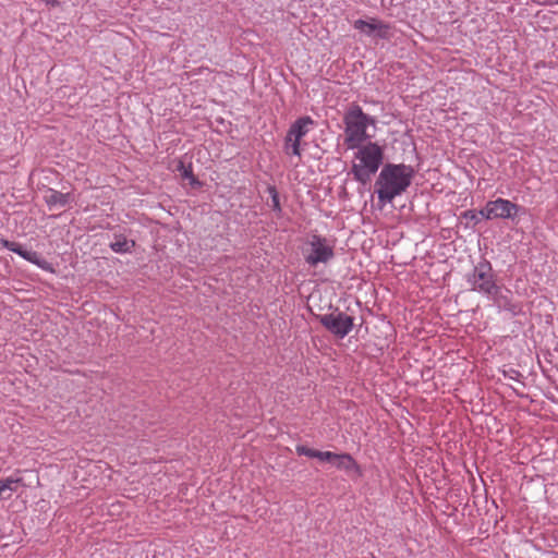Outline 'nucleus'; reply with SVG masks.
Here are the masks:
<instances>
[{"label": "nucleus", "instance_id": "1", "mask_svg": "<svg viewBox=\"0 0 558 558\" xmlns=\"http://www.w3.org/2000/svg\"><path fill=\"white\" fill-rule=\"evenodd\" d=\"M413 170L405 165H386L375 185L378 186V198L383 203L391 202L397 195H400L411 184Z\"/></svg>", "mask_w": 558, "mask_h": 558}, {"label": "nucleus", "instance_id": "2", "mask_svg": "<svg viewBox=\"0 0 558 558\" xmlns=\"http://www.w3.org/2000/svg\"><path fill=\"white\" fill-rule=\"evenodd\" d=\"M359 150L355 154V159L359 162H354L351 172L354 179L362 184H366L371 181L373 174H375L384 159L383 148L376 143H368L357 147Z\"/></svg>", "mask_w": 558, "mask_h": 558}, {"label": "nucleus", "instance_id": "3", "mask_svg": "<svg viewBox=\"0 0 558 558\" xmlns=\"http://www.w3.org/2000/svg\"><path fill=\"white\" fill-rule=\"evenodd\" d=\"M345 124L344 144L348 148H357L367 137L366 128L374 123L373 118L363 112L360 106L353 105L343 117Z\"/></svg>", "mask_w": 558, "mask_h": 558}, {"label": "nucleus", "instance_id": "4", "mask_svg": "<svg viewBox=\"0 0 558 558\" xmlns=\"http://www.w3.org/2000/svg\"><path fill=\"white\" fill-rule=\"evenodd\" d=\"M314 120L311 117H301L294 123L291 124L286 140H284V151L294 156H301V140L304 137L311 126L314 125Z\"/></svg>", "mask_w": 558, "mask_h": 558}, {"label": "nucleus", "instance_id": "5", "mask_svg": "<svg viewBox=\"0 0 558 558\" xmlns=\"http://www.w3.org/2000/svg\"><path fill=\"white\" fill-rule=\"evenodd\" d=\"M316 317L328 331L339 338H344L353 328V317L338 310Z\"/></svg>", "mask_w": 558, "mask_h": 558}, {"label": "nucleus", "instance_id": "6", "mask_svg": "<svg viewBox=\"0 0 558 558\" xmlns=\"http://www.w3.org/2000/svg\"><path fill=\"white\" fill-rule=\"evenodd\" d=\"M470 281L473 290H478L488 295H493L498 292V287L493 280L492 266L486 260H483L475 266Z\"/></svg>", "mask_w": 558, "mask_h": 558}, {"label": "nucleus", "instance_id": "7", "mask_svg": "<svg viewBox=\"0 0 558 558\" xmlns=\"http://www.w3.org/2000/svg\"><path fill=\"white\" fill-rule=\"evenodd\" d=\"M519 210V206L508 199L498 198L490 201L480 211L486 219L512 218Z\"/></svg>", "mask_w": 558, "mask_h": 558}, {"label": "nucleus", "instance_id": "8", "mask_svg": "<svg viewBox=\"0 0 558 558\" xmlns=\"http://www.w3.org/2000/svg\"><path fill=\"white\" fill-rule=\"evenodd\" d=\"M312 252L307 255L306 262L315 266L318 263H327L332 256V248L325 244V240L320 236H313L311 241Z\"/></svg>", "mask_w": 558, "mask_h": 558}, {"label": "nucleus", "instance_id": "9", "mask_svg": "<svg viewBox=\"0 0 558 558\" xmlns=\"http://www.w3.org/2000/svg\"><path fill=\"white\" fill-rule=\"evenodd\" d=\"M354 28L359 29L367 36L388 38L390 26L376 19H371L369 21L356 20L354 22Z\"/></svg>", "mask_w": 558, "mask_h": 558}, {"label": "nucleus", "instance_id": "10", "mask_svg": "<svg viewBox=\"0 0 558 558\" xmlns=\"http://www.w3.org/2000/svg\"><path fill=\"white\" fill-rule=\"evenodd\" d=\"M5 246L10 251L19 254L26 260L38 265L43 269H49V264L46 260L41 259L37 252L24 250L20 244L15 243V242L5 241Z\"/></svg>", "mask_w": 558, "mask_h": 558}, {"label": "nucleus", "instance_id": "11", "mask_svg": "<svg viewBox=\"0 0 558 558\" xmlns=\"http://www.w3.org/2000/svg\"><path fill=\"white\" fill-rule=\"evenodd\" d=\"M46 203L49 206H66L72 199V195L70 193H61L56 190H50L49 193L45 196Z\"/></svg>", "mask_w": 558, "mask_h": 558}, {"label": "nucleus", "instance_id": "12", "mask_svg": "<svg viewBox=\"0 0 558 558\" xmlns=\"http://www.w3.org/2000/svg\"><path fill=\"white\" fill-rule=\"evenodd\" d=\"M22 482L20 477H8L0 481V496H4L8 493V497L11 496L13 492H16L19 484Z\"/></svg>", "mask_w": 558, "mask_h": 558}, {"label": "nucleus", "instance_id": "13", "mask_svg": "<svg viewBox=\"0 0 558 558\" xmlns=\"http://www.w3.org/2000/svg\"><path fill=\"white\" fill-rule=\"evenodd\" d=\"M332 464L345 470L355 468V462L349 454H337V459L333 460Z\"/></svg>", "mask_w": 558, "mask_h": 558}, {"label": "nucleus", "instance_id": "14", "mask_svg": "<svg viewBox=\"0 0 558 558\" xmlns=\"http://www.w3.org/2000/svg\"><path fill=\"white\" fill-rule=\"evenodd\" d=\"M134 246V242H129L125 238H119L110 244V247L117 253L129 252Z\"/></svg>", "mask_w": 558, "mask_h": 558}, {"label": "nucleus", "instance_id": "15", "mask_svg": "<svg viewBox=\"0 0 558 558\" xmlns=\"http://www.w3.org/2000/svg\"><path fill=\"white\" fill-rule=\"evenodd\" d=\"M177 171L181 173L182 178L189 179L192 184H199V182L193 175L191 166L186 167L183 161H180L177 166Z\"/></svg>", "mask_w": 558, "mask_h": 558}, {"label": "nucleus", "instance_id": "16", "mask_svg": "<svg viewBox=\"0 0 558 558\" xmlns=\"http://www.w3.org/2000/svg\"><path fill=\"white\" fill-rule=\"evenodd\" d=\"M268 192H269L270 197H271L272 210H275L277 213H280L281 211V206H280V201H279V194H278L276 187L272 186V185L268 186Z\"/></svg>", "mask_w": 558, "mask_h": 558}, {"label": "nucleus", "instance_id": "17", "mask_svg": "<svg viewBox=\"0 0 558 558\" xmlns=\"http://www.w3.org/2000/svg\"><path fill=\"white\" fill-rule=\"evenodd\" d=\"M296 452L299 454H302V456H306V457H310V458H317L319 459V452L318 450H315V449H311V448H307L305 446H298L296 447Z\"/></svg>", "mask_w": 558, "mask_h": 558}, {"label": "nucleus", "instance_id": "18", "mask_svg": "<svg viewBox=\"0 0 558 558\" xmlns=\"http://www.w3.org/2000/svg\"><path fill=\"white\" fill-rule=\"evenodd\" d=\"M337 459V453H332L330 451H320L319 460L327 461L332 464L333 460Z\"/></svg>", "mask_w": 558, "mask_h": 558}]
</instances>
